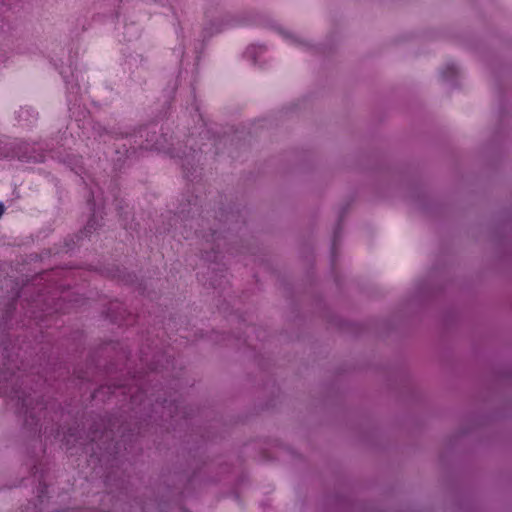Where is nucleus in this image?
<instances>
[{
  "label": "nucleus",
  "mask_w": 512,
  "mask_h": 512,
  "mask_svg": "<svg viewBox=\"0 0 512 512\" xmlns=\"http://www.w3.org/2000/svg\"><path fill=\"white\" fill-rule=\"evenodd\" d=\"M4 212V206L0 203V216L3 214Z\"/></svg>",
  "instance_id": "f257e3e1"
},
{
  "label": "nucleus",
  "mask_w": 512,
  "mask_h": 512,
  "mask_svg": "<svg viewBox=\"0 0 512 512\" xmlns=\"http://www.w3.org/2000/svg\"><path fill=\"white\" fill-rule=\"evenodd\" d=\"M449 71H450V75H451V74H452V72H453V68H452L451 66H450V68H449Z\"/></svg>",
  "instance_id": "f03ea898"
}]
</instances>
